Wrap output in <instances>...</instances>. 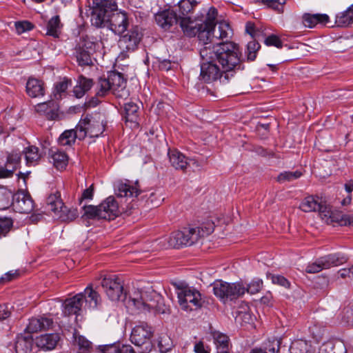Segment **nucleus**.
<instances>
[{
    "mask_svg": "<svg viewBox=\"0 0 353 353\" xmlns=\"http://www.w3.org/2000/svg\"><path fill=\"white\" fill-rule=\"evenodd\" d=\"M33 27V24L28 21H17L15 23V28L19 34L26 31L31 30Z\"/></svg>",
    "mask_w": 353,
    "mask_h": 353,
    "instance_id": "nucleus-58",
    "label": "nucleus"
},
{
    "mask_svg": "<svg viewBox=\"0 0 353 353\" xmlns=\"http://www.w3.org/2000/svg\"><path fill=\"white\" fill-rule=\"evenodd\" d=\"M153 334L152 327L147 323L141 322L132 329L130 341L135 345L141 347L150 343Z\"/></svg>",
    "mask_w": 353,
    "mask_h": 353,
    "instance_id": "nucleus-14",
    "label": "nucleus"
},
{
    "mask_svg": "<svg viewBox=\"0 0 353 353\" xmlns=\"http://www.w3.org/2000/svg\"><path fill=\"white\" fill-rule=\"evenodd\" d=\"M97 95L103 97L112 92L111 84L109 78H99L97 85Z\"/></svg>",
    "mask_w": 353,
    "mask_h": 353,
    "instance_id": "nucleus-51",
    "label": "nucleus"
},
{
    "mask_svg": "<svg viewBox=\"0 0 353 353\" xmlns=\"http://www.w3.org/2000/svg\"><path fill=\"white\" fill-rule=\"evenodd\" d=\"M145 196L147 197L148 202H150L154 205H159L161 201L163 200L161 196L156 192H152L149 194V195L146 194Z\"/></svg>",
    "mask_w": 353,
    "mask_h": 353,
    "instance_id": "nucleus-61",
    "label": "nucleus"
},
{
    "mask_svg": "<svg viewBox=\"0 0 353 353\" xmlns=\"http://www.w3.org/2000/svg\"><path fill=\"white\" fill-rule=\"evenodd\" d=\"M265 43L268 46H273L276 47L277 48H281L283 46L282 41H281L279 37L274 34L268 36L265 39Z\"/></svg>",
    "mask_w": 353,
    "mask_h": 353,
    "instance_id": "nucleus-60",
    "label": "nucleus"
},
{
    "mask_svg": "<svg viewBox=\"0 0 353 353\" xmlns=\"http://www.w3.org/2000/svg\"><path fill=\"white\" fill-rule=\"evenodd\" d=\"M50 154L53 165L57 169H63L67 166L68 156L65 152L51 150Z\"/></svg>",
    "mask_w": 353,
    "mask_h": 353,
    "instance_id": "nucleus-36",
    "label": "nucleus"
},
{
    "mask_svg": "<svg viewBox=\"0 0 353 353\" xmlns=\"http://www.w3.org/2000/svg\"><path fill=\"white\" fill-rule=\"evenodd\" d=\"M26 88L27 94L32 98L43 97L45 94L44 83L36 78H29Z\"/></svg>",
    "mask_w": 353,
    "mask_h": 353,
    "instance_id": "nucleus-24",
    "label": "nucleus"
},
{
    "mask_svg": "<svg viewBox=\"0 0 353 353\" xmlns=\"http://www.w3.org/2000/svg\"><path fill=\"white\" fill-rule=\"evenodd\" d=\"M101 352L103 353H136L130 345H124L119 343L104 345Z\"/></svg>",
    "mask_w": 353,
    "mask_h": 353,
    "instance_id": "nucleus-39",
    "label": "nucleus"
},
{
    "mask_svg": "<svg viewBox=\"0 0 353 353\" xmlns=\"http://www.w3.org/2000/svg\"><path fill=\"white\" fill-rule=\"evenodd\" d=\"M268 278L270 279L274 284L283 286L285 288H290V283L283 276L279 274H268Z\"/></svg>",
    "mask_w": 353,
    "mask_h": 353,
    "instance_id": "nucleus-56",
    "label": "nucleus"
},
{
    "mask_svg": "<svg viewBox=\"0 0 353 353\" xmlns=\"http://www.w3.org/2000/svg\"><path fill=\"white\" fill-rule=\"evenodd\" d=\"M317 211L322 219L328 223L336 222L341 225H353V216L333 212L331 206L323 199Z\"/></svg>",
    "mask_w": 353,
    "mask_h": 353,
    "instance_id": "nucleus-11",
    "label": "nucleus"
},
{
    "mask_svg": "<svg viewBox=\"0 0 353 353\" xmlns=\"http://www.w3.org/2000/svg\"><path fill=\"white\" fill-rule=\"evenodd\" d=\"M83 303V293H79L72 298L66 299L63 303L64 316L78 315Z\"/></svg>",
    "mask_w": 353,
    "mask_h": 353,
    "instance_id": "nucleus-18",
    "label": "nucleus"
},
{
    "mask_svg": "<svg viewBox=\"0 0 353 353\" xmlns=\"http://www.w3.org/2000/svg\"><path fill=\"white\" fill-rule=\"evenodd\" d=\"M200 79L211 83L218 79L226 83L236 70L243 69L239 46L233 42L201 47Z\"/></svg>",
    "mask_w": 353,
    "mask_h": 353,
    "instance_id": "nucleus-1",
    "label": "nucleus"
},
{
    "mask_svg": "<svg viewBox=\"0 0 353 353\" xmlns=\"http://www.w3.org/2000/svg\"><path fill=\"white\" fill-rule=\"evenodd\" d=\"M83 293V301L90 309H95L101 304V299L99 293L93 290L92 284L86 287Z\"/></svg>",
    "mask_w": 353,
    "mask_h": 353,
    "instance_id": "nucleus-27",
    "label": "nucleus"
},
{
    "mask_svg": "<svg viewBox=\"0 0 353 353\" xmlns=\"http://www.w3.org/2000/svg\"><path fill=\"white\" fill-rule=\"evenodd\" d=\"M353 23V4L345 10L337 13L335 16L334 26L346 28Z\"/></svg>",
    "mask_w": 353,
    "mask_h": 353,
    "instance_id": "nucleus-28",
    "label": "nucleus"
},
{
    "mask_svg": "<svg viewBox=\"0 0 353 353\" xmlns=\"http://www.w3.org/2000/svg\"><path fill=\"white\" fill-rule=\"evenodd\" d=\"M13 168H10L5 165V167H0V178H8L12 176Z\"/></svg>",
    "mask_w": 353,
    "mask_h": 353,
    "instance_id": "nucleus-63",
    "label": "nucleus"
},
{
    "mask_svg": "<svg viewBox=\"0 0 353 353\" xmlns=\"http://www.w3.org/2000/svg\"><path fill=\"white\" fill-rule=\"evenodd\" d=\"M58 109V103L54 100L40 103L34 106L35 112L46 115L48 119H54L57 117Z\"/></svg>",
    "mask_w": 353,
    "mask_h": 353,
    "instance_id": "nucleus-22",
    "label": "nucleus"
},
{
    "mask_svg": "<svg viewBox=\"0 0 353 353\" xmlns=\"http://www.w3.org/2000/svg\"><path fill=\"white\" fill-rule=\"evenodd\" d=\"M13 221L10 218H0V236H5L12 228Z\"/></svg>",
    "mask_w": 353,
    "mask_h": 353,
    "instance_id": "nucleus-57",
    "label": "nucleus"
},
{
    "mask_svg": "<svg viewBox=\"0 0 353 353\" xmlns=\"http://www.w3.org/2000/svg\"><path fill=\"white\" fill-rule=\"evenodd\" d=\"M157 345L160 353H167L172 350L174 343L166 333H161L157 339Z\"/></svg>",
    "mask_w": 353,
    "mask_h": 353,
    "instance_id": "nucleus-42",
    "label": "nucleus"
},
{
    "mask_svg": "<svg viewBox=\"0 0 353 353\" xmlns=\"http://www.w3.org/2000/svg\"><path fill=\"white\" fill-rule=\"evenodd\" d=\"M101 284L111 301H118L123 299L126 306L131 310H137L141 312L152 311L160 314H165L169 311L163 297L153 290H135L127 299L123 292V282L117 276H105Z\"/></svg>",
    "mask_w": 353,
    "mask_h": 353,
    "instance_id": "nucleus-2",
    "label": "nucleus"
},
{
    "mask_svg": "<svg viewBox=\"0 0 353 353\" xmlns=\"http://www.w3.org/2000/svg\"><path fill=\"white\" fill-rule=\"evenodd\" d=\"M115 192L120 197H136L139 194L137 183L131 185L127 182L119 181L115 185Z\"/></svg>",
    "mask_w": 353,
    "mask_h": 353,
    "instance_id": "nucleus-26",
    "label": "nucleus"
},
{
    "mask_svg": "<svg viewBox=\"0 0 353 353\" xmlns=\"http://www.w3.org/2000/svg\"><path fill=\"white\" fill-rule=\"evenodd\" d=\"M213 339L217 350L229 349L230 341L227 335L219 332H214Z\"/></svg>",
    "mask_w": 353,
    "mask_h": 353,
    "instance_id": "nucleus-50",
    "label": "nucleus"
},
{
    "mask_svg": "<svg viewBox=\"0 0 353 353\" xmlns=\"http://www.w3.org/2000/svg\"><path fill=\"white\" fill-rule=\"evenodd\" d=\"M85 137V132L83 133L81 130H79L77 126L75 130H65L59 136L58 142L62 146H72L74 143L76 139L83 140Z\"/></svg>",
    "mask_w": 353,
    "mask_h": 353,
    "instance_id": "nucleus-21",
    "label": "nucleus"
},
{
    "mask_svg": "<svg viewBox=\"0 0 353 353\" xmlns=\"http://www.w3.org/2000/svg\"><path fill=\"white\" fill-rule=\"evenodd\" d=\"M75 57L79 65H92V61L89 50L84 49L83 47L75 48Z\"/></svg>",
    "mask_w": 353,
    "mask_h": 353,
    "instance_id": "nucleus-41",
    "label": "nucleus"
},
{
    "mask_svg": "<svg viewBox=\"0 0 353 353\" xmlns=\"http://www.w3.org/2000/svg\"><path fill=\"white\" fill-rule=\"evenodd\" d=\"M179 26L183 33L188 37H194L198 32L199 26L190 17H182V19L179 20Z\"/></svg>",
    "mask_w": 353,
    "mask_h": 353,
    "instance_id": "nucleus-37",
    "label": "nucleus"
},
{
    "mask_svg": "<svg viewBox=\"0 0 353 353\" xmlns=\"http://www.w3.org/2000/svg\"><path fill=\"white\" fill-rule=\"evenodd\" d=\"M301 175L302 173L298 170L295 172L285 171L278 175L276 180L278 182L283 183L297 179L301 177Z\"/></svg>",
    "mask_w": 353,
    "mask_h": 353,
    "instance_id": "nucleus-53",
    "label": "nucleus"
},
{
    "mask_svg": "<svg viewBox=\"0 0 353 353\" xmlns=\"http://www.w3.org/2000/svg\"><path fill=\"white\" fill-rule=\"evenodd\" d=\"M176 288L178 302L181 310L191 312L202 307L203 301L199 290L187 286L177 285Z\"/></svg>",
    "mask_w": 353,
    "mask_h": 353,
    "instance_id": "nucleus-6",
    "label": "nucleus"
},
{
    "mask_svg": "<svg viewBox=\"0 0 353 353\" xmlns=\"http://www.w3.org/2000/svg\"><path fill=\"white\" fill-rule=\"evenodd\" d=\"M21 152L19 149L13 150L10 153H9L6 163V166L13 168V170L14 171L20 163L21 159Z\"/></svg>",
    "mask_w": 353,
    "mask_h": 353,
    "instance_id": "nucleus-46",
    "label": "nucleus"
},
{
    "mask_svg": "<svg viewBox=\"0 0 353 353\" xmlns=\"http://www.w3.org/2000/svg\"><path fill=\"white\" fill-rule=\"evenodd\" d=\"M32 343L33 339L31 336H18L14 345L16 353H30L32 350Z\"/></svg>",
    "mask_w": 353,
    "mask_h": 353,
    "instance_id": "nucleus-33",
    "label": "nucleus"
},
{
    "mask_svg": "<svg viewBox=\"0 0 353 353\" xmlns=\"http://www.w3.org/2000/svg\"><path fill=\"white\" fill-rule=\"evenodd\" d=\"M71 80L63 78L61 81L54 84V96L57 99L61 98L62 94L65 93L68 86L71 85Z\"/></svg>",
    "mask_w": 353,
    "mask_h": 353,
    "instance_id": "nucleus-48",
    "label": "nucleus"
},
{
    "mask_svg": "<svg viewBox=\"0 0 353 353\" xmlns=\"http://www.w3.org/2000/svg\"><path fill=\"white\" fill-rule=\"evenodd\" d=\"M286 0H263V5L266 6L278 13L283 12V5L285 4Z\"/></svg>",
    "mask_w": 353,
    "mask_h": 353,
    "instance_id": "nucleus-55",
    "label": "nucleus"
},
{
    "mask_svg": "<svg viewBox=\"0 0 353 353\" xmlns=\"http://www.w3.org/2000/svg\"><path fill=\"white\" fill-rule=\"evenodd\" d=\"M213 28H207L205 26L199 25L198 32L196 33L199 40L203 43L202 47H205L208 45H217L221 43H215L213 41Z\"/></svg>",
    "mask_w": 353,
    "mask_h": 353,
    "instance_id": "nucleus-34",
    "label": "nucleus"
},
{
    "mask_svg": "<svg viewBox=\"0 0 353 353\" xmlns=\"http://www.w3.org/2000/svg\"><path fill=\"white\" fill-rule=\"evenodd\" d=\"M303 23L305 27L312 28L316 25H327L330 22V17L326 14L305 13L303 17Z\"/></svg>",
    "mask_w": 353,
    "mask_h": 353,
    "instance_id": "nucleus-25",
    "label": "nucleus"
},
{
    "mask_svg": "<svg viewBox=\"0 0 353 353\" xmlns=\"http://www.w3.org/2000/svg\"><path fill=\"white\" fill-rule=\"evenodd\" d=\"M94 188L93 185H91L88 188L83 190L81 196V201L84 199H92L93 197Z\"/></svg>",
    "mask_w": 353,
    "mask_h": 353,
    "instance_id": "nucleus-64",
    "label": "nucleus"
},
{
    "mask_svg": "<svg viewBox=\"0 0 353 353\" xmlns=\"http://www.w3.org/2000/svg\"><path fill=\"white\" fill-rule=\"evenodd\" d=\"M338 275L342 279H353V265L350 268H343L338 271Z\"/></svg>",
    "mask_w": 353,
    "mask_h": 353,
    "instance_id": "nucleus-62",
    "label": "nucleus"
},
{
    "mask_svg": "<svg viewBox=\"0 0 353 353\" xmlns=\"http://www.w3.org/2000/svg\"><path fill=\"white\" fill-rule=\"evenodd\" d=\"M319 353H346V349L343 344L334 345L328 342L321 346Z\"/></svg>",
    "mask_w": 353,
    "mask_h": 353,
    "instance_id": "nucleus-45",
    "label": "nucleus"
},
{
    "mask_svg": "<svg viewBox=\"0 0 353 353\" xmlns=\"http://www.w3.org/2000/svg\"><path fill=\"white\" fill-rule=\"evenodd\" d=\"M105 123L99 113L86 115L77 124V129L85 132V137H99L105 130Z\"/></svg>",
    "mask_w": 353,
    "mask_h": 353,
    "instance_id": "nucleus-7",
    "label": "nucleus"
},
{
    "mask_svg": "<svg viewBox=\"0 0 353 353\" xmlns=\"http://www.w3.org/2000/svg\"><path fill=\"white\" fill-rule=\"evenodd\" d=\"M263 287V281L260 279L253 281L245 288V291L252 294L259 292Z\"/></svg>",
    "mask_w": 353,
    "mask_h": 353,
    "instance_id": "nucleus-59",
    "label": "nucleus"
},
{
    "mask_svg": "<svg viewBox=\"0 0 353 353\" xmlns=\"http://www.w3.org/2000/svg\"><path fill=\"white\" fill-rule=\"evenodd\" d=\"M53 323L52 319L40 316L37 318H32L28 325H27L26 330L28 333H34L43 330L49 329Z\"/></svg>",
    "mask_w": 353,
    "mask_h": 353,
    "instance_id": "nucleus-23",
    "label": "nucleus"
},
{
    "mask_svg": "<svg viewBox=\"0 0 353 353\" xmlns=\"http://www.w3.org/2000/svg\"><path fill=\"white\" fill-rule=\"evenodd\" d=\"M232 34V30L229 24L225 21L220 22L218 25V29L215 28L213 30V37L219 39H228Z\"/></svg>",
    "mask_w": 353,
    "mask_h": 353,
    "instance_id": "nucleus-43",
    "label": "nucleus"
},
{
    "mask_svg": "<svg viewBox=\"0 0 353 353\" xmlns=\"http://www.w3.org/2000/svg\"><path fill=\"white\" fill-rule=\"evenodd\" d=\"M60 337L57 333L45 334L37 336L34 339L36 346L43 351H50L54 350Z\"/></svg>",
    "mask_w": 353,
    "mask_h": 353,
    "instance_id": "nucleus-20",
    "label": "nucleus"
},
{
    "mask_svg": "<svg viewBox=\"0 0 353 353\" xmlns=\"http://www.w3.org/2000/svg\"><path fill=\"white\" fill-rule=\"evenodd\" d=\"M345 261H346V258L343 255L339 253L330 254L309 263L305 268V272L309 274L318 273L322 270L339 265Z\"/></svg>",
    "mask_w": 353,
    "mask_h": 353,
    "instance_id": "nucleus-10",
    "label": "nucleus"
},
{
    "mask_svg": "<svg viewBox=\"0 0 353 353\" xmlns=\"http://www.w3.org/2000/svg\"><path fill=\"white\" fill-rule=\"evenodd\" d=\"M290 352V353H314V350L307 341L297 339L292 342Z\"/></svg>",
    "mask_w": 353,
    "mask_h": 353,
    "instance_id": "nucleus-38",
    "label": "nucleus"
},
{
    "mask_svg": "<svg viewBox=\"0 0 353 353\" xmlns=\"http://www.w3.org/2000/svg\"><path fill=\"white\" fill-rule=\"evenodd\" d=\"M217 17V10L214 8H210L206 14L204 23L201 25L207 28H214L216 26V19Z\"/></svg>",
    "mask_w": 353,
    "mask_h": 353,
    "instance_id": "nucleus-54",
    "label": "nucleus"
},
{
    "mask_svg": "<svg viewBox=\"0 0 353 353\" xmlns=\"http://www.w3.org/2000/svg\"><path fill=\"white\" fill-rule=\"evenodd\" d=\"M47 204L48 210L62 221H72L79 216L77 209H69L64 205L59 192L50 195L47 199Z\"/></svg>",
    "mask_w": 353,
    "mask_h": 353,
    "instance_id": "nucleus-8",
    "label": "nucleus"
},
{
    "mask_svg": "<svg viewBox=\"0 0 353 353\" xmlns=\"http://www.w3.org/2000/svg\"><path fill=\"white\" fill-rule=\"evenodd\" d=\"M63 24L59 15L52 17L47 23L46 34L54 38H59L61 34Z\"/></svg>",
    "mask_w": 353,
    "mask_h": 353,
    "instance_id": "nucleus-35",
    "label": "nucleus"
},
{
    "mask_svg": "<svg viewBox=\"0 0 353 353\" xmlns=\"http://www.w3.org/2000/svg\"><path fill=\"white\" fill-rule=\"evenodd\" d=\"M12 205L19 213L28 214L34 210V201L24 190H19L12 196Z\"/></svg>",
    "mask_w": 353,
    "mask_h": 353,
    "instance_id": "nucleus-17",
    "label": "nucleus"
},
{
    "mask_svg": "<svg viewBox=\"0 0 353 353\" xmlns=\"http://www.w3.org/2000/svg\"><path fill=\"white\" fill-rule=\"evenodd\" d=\"M196 3V1H191L190 0H181L178 3L179 13L177 15L179 20L182 19V17H188V14L193 10Z\"/></svg>",
    "mask_w": 353,
    "mask_h": 353,
    "instance_id": "nucleus-44",
    "label": "nucleus"
},
{
    "mask_svg": "<svg viewBox=\"0 0 353 353\" xmlns=\"http://www.w3.org/2000/svg\"><path fill=\"white\" fill-rule=\"evenodd\" d=\"M74 345L78 348V353H90L92 350V343L84 336L75 331L73 334Z\"/></svg>",
    "mask_w": 353,
    "mask_h": 353,
    "instance_id": "nucleus-31",
    "label": "nucleus"
},
{
    "mask_svg": "<svg viewBox=\"0 0 353 353\" xmlns=\"http://www.w3.org/2000/svg\"><path fill=\"white\" fill-rule=\"evenodd\" d=\"M91 12L92 25L97 28L108 26L109 16L117 8L115 0H89Z\"/></svg>",
    "mask_w": 353,
    "mask_h": 353,
    "instance_id": "nucleus-5",
    "label": "nucleus"
},
{
    "mask_svg": "<svg viewBox=\"0 0 353 353\" xmlns=\"http://www.w3.org/2000/svg\"><path fill=\"white\" fill-rule=\"evenodd\" d=\"M142 33L138 26H134L126 34L120 37L118 44L123 52H134L142 38Z\"/></svg>",
    "mask_w": 353,
    "mask_h": 353,
    "instance_id": "nucleus-13",
    "label": "nucleus"
},
{
    "mask_svg": "<svg viewBox=\"0 0 353 353\" xmlns=\"http://www.w3.org/2000/svg\"><path fill=\"white\" fill-rule=\"evenodd\" d=\"M156 23L164 31L172 32L177 29L179 19L173 9H165L154 15Z\"/></svg>",
    "mask_w": 353,
    "mask_h": 353,
    "instance_id": "nucleus-12",
    "label": "nucleus"
},
{
    "mask_svg": "<svg viewBox=\"0 0 353 353\" xmlns=\"http://www.w3.org/2000/svg\"><path fill=\"white\" fill-rule=\"evenodd\" d=\"M83 210V216L89 219L113 220L120 214L119 204L112 196H108L99 205H85Z\"/></svg>",
    "mask_w": 353,
    "mask_h": 353,
    "instance_id": "nucleus-4",
    "label": "nucleus"
},
{
    "mask_svg": "<svg viewBox=\"0 0 353 353\" xmlns=\"http://www.w3.org/2000/svg\"><path fill=\"white\" fill-rule=\"evenodd\" d=\"M129 26V19L126 12L112 11L109 16L108 26L116 34H121L127 30Z\"/></svg>",
    "mask_w": 353,
    "mask_h": 353,
    "instance_id": "nucleus-16",
    "label": "nucleus"
},
{
    "mask_svg": "<svg viewBox=\"0 0 353 353\" xmlns=\"http://www.w3.org/2000/svg\"><path fill=\"white\" fill-rule=\"evenodd\" d=\"M321 200L322 198L318 196H307L302 201L299 208L305 212H316L320 206Z\"/></svg>",
    "mask_w": 353,
    "mask_h": 353,
    "instance_id": "nucleus-32",
    "label": "nucleus"
},
{
    "mask_svg": "<svg viewBox=\"0 0 353 353\" xmlns=\"http://www.w3.org/2000/svg\"><path fill=\"white\" fill-rule=\"evenodd\" d=\"M12 196L13 194L10 190L4 186H0V210H4L9 207Z\"/></svg>",
    "mask_w": 353,
    "mask_h": 353,
    "instance_id": "nucleus-49",
    "label": "nucleus"
},
{
    "mask_svg": "<svg viewBox=\"0 0 353 353\" xmlns=\"http://www.w3.org/2000/svg\"><path fill=\"white\" fill-rule=\"evenodd\" d=\"M309 332L312 338L317 342L320 341L325 332V327L322 323L313 322L309 327Z\"/></svg>",
    "mask_w": 353,
    "mask_h": 353,
    "instance_id": "nucleus-47",
    "label": "nucleus"
},
{
    "mask_svg": "<svg viewBox=\"0 0 353 353\" xmlns=\"http://www.w3.org/2000/svg\"><path fill=\"white\" fill-rule=\"evenodd\" d=\"M22 152L25 156L26 164L29 166L37 165L42 157L39 149L34 145L25 148Z\"/></svg>",
    "mask_w": 353,
    "mask_h": 353,
    "instance_id": "nucleus-29",
    "label": "nucleus"
},
{
    "mask_svg": "<svg viewBox=\"0 0 353 353\" xmlns=\"http://www.w3.org/2000/svg\"><path fill=\"white\" fill-rule=\"evenodd\" d=\"M168 155L171 165L178 170L185 172L191 162L196 163L194 159H188L183 154L176 150H169Z\"/></svg>",
    "mask_w": 353,
    "mask_h": 353,
    "instance_id": "nucleus-19",
    "label": "nucleus"
},
{
    "mask_svg": "<svg viewBox=\"0 0 353 353\" xmlns=\"http://www.w3.org/2000/svg\"><path fill=\"white\" fill-rule=\"evenodd\" d=\"M260 44L255 40L249 41L247 44L245 54L248 61H252L255 60L258 50L260 49Z\"/></svg>",
    "mask_w": 353,
    "mask_h": 353,
    "instance_id": "nucleus-52",
    "label": "nucleus"
},
{
    "mask_svg": "<svg viewBox=\"0 0 353 353\" xmlns=\"http://www.w3.org/2000/svg\"><path fill=\"white\" fill-rule=\"evenodd\" d=\"M93 81L91 79H88L83 75L79 77L77 84L74 87L73 93L75 97L80 99L84 96L92 86Z\"/></svg>",
    "mask_w": 353,
    "mask_h": 353,
    "instance_id": "nucleus-30",
    "label": "nucleus"
},
{
    "mask_svg": "<svg viewBox=\"0 0 353 353\" xmlns=\"http://www.w3.org/2000/svg\"><path fill=\"white\" fill-rule=\"evenodd\" d=\"M139 106L137 103L130 101L124 103V117L126 122L137 123Z\"/></svg>",
    "mask_w": 353,
    "mask_h": 353,
    "instance_id": "nucleus-40",
    "label": "nucleus"
},
{
    "mask_svg": "<svg viewBox=\"0 0 353 353\" xmlns=\"http://www.w3.org/2000/svg\"><path fill=\"white\" fill-rule=\"evenodd\" d=\"M213 292L214 295L221 299L233 300L245 294V287L241 283L217 281L214 284Z\"/></svg>",
    "mask_w": 353,
    "mask_h": 353,
    "instance_id": "nucleus-9",
    "label": "nucleus"
},
{
    "mask_svg": "<svg viewBox=\"0 0 353 353\" xmlns=\"http://www.w3.org/2000/svg\"><path fill=\"white\" fill-rule=\"evenodd\" d=\"M111 84L112 94L119 99H127L130 95L129 90L126 89V80L123 74L117 72H112L108 74Z\"/></svg>",
    "mask_w": 353,
    "mask_h": 353,
    "instance_id": "nucleus-15",
    "label": "nucleus"
},
{
    "mask_svg": "<svg viewBox=\"0 0 353 353\" xmlns=\"http://www.w3.org/2000/svg\"><path fill=\"white\" fill-rule=\"evenodd\" d=\"M214 231V223L209 224L204 232L203 228H185L183 231H175L166 239L168 248H179L183 245H192L197 242L201 236L210 234Z\"/></svg>",
    "mask_w": 353,
    "mask_h": 353,
    "instance_id": "nucleus-3",
    "label": "nucleus"
}]
</instances>
